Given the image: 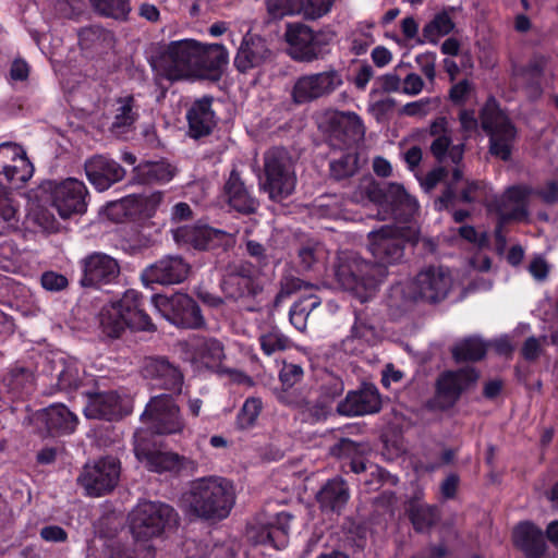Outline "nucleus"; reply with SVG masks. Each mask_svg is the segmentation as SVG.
Wrapping results in <instances>:
<instances>
[{
    "instance_id": "f257e3e1",
    "label": "nucleus",
    "mask_w": 558,
    "mask_h": 558,
    "mask_svg": "<svg viewBox=\"0 0 558 558\" xmlns=\"http://www.w3.org/2000/svg\"><path fill=\"white\" fill-rule=\"evenodd\" d=\"M191 515L206 521L226 519L235 504L233 484L220 476H206L191 483L183 496Z\"/></svg>"
},
{
    "instance_id": "f03ea898",
    "label": "nucleus",
    "mask_w": 558,
    "mask_h": 558,
    "mask_svg": "<svg viewBox=\"0 0 558 558\" xmlns=\"http://www.w3.org/2000/svg\"><path fill=\"white\" fill-rule=\"evenodd\" d=\"M388 274V270L353 251L339 252L333 263L336 281L362 303L376 294Z\"/></svg>"
},
{
    "instance_id": "7ed1b4c3",
    "label": "nucleus",
    "mask_w": 558,
    "mask_h": 558,
    "mask_svg": "<svg viewBox=\"0 0 558 558\" xmlns=\"http://www.w3.org/2000/svg\"><path fill=\"white\" fill-rule=\"evenodd\" d=\"M102 333L119 338L126 328L136 331H155L156 326L143 307V298L135 290H128L114 303L102 307L99 314Z\"/></svg>"
},
{
    "instance_id": "20e7f679",
    "label": "nucleus",
    "mask_w": 558,
    "mask_h": 558,
    "mask_svg": "<svg viewBox=\"0 0 558 558\" xmlns=\"http://www.w3.org/2000/svg\"><path fill=\"white\" fill-rule=\"evenodd\" d=\"M343 390L342 380L331 376L317 391L310 387H301L295 390H282L277 398L282 404L298 410L306 421L318 422L327 417L332 403Z\"/></svg>"
},
{
    "instance_id": "39448f33",
    "label": "nucleus",
    "mask_w": 558,
    "mask_h": 558,
    "mask_svg": "<svg viewBox=\"0 0 558 558\" xmlns=\"http://www.w3.org/2000/svg\"><path fill=\"white\" fill-rule=\"evenodd\" d=\"M130 531L137 543L161 536L179 524V514L173 507L159 501L140 502L130 513Z\"/></svg>"
},
{
    "instance_id": "423d86ee",
    "label": "nucleus",
    "mask_w": 558,
    "mask_h": 558,
    "mask_svg": "<svg viewBox=\"0 0 558 558\" xmlns=\"http://www.w3.org/2000/svg\"><path fill=\"white\" fill-rule=\"evenodd\" d=\"M264 181L260 189L274 202L289 197L296 184L294 160L282 147H274L264 155Z\"/></svg>"
},
{
    "instance_id": "0eeeda50",
    "label": "nucleus",
    "mask_w": 558,
    "mask_h": 558,
    "mask_svg": "<svg viewBox=\"0 0 558 558\" xmlns=\"http://www.w3.org/2000/svg\"><path fill=\"white\" fill-rule=\"evenodd\" d=\"M260 275L262 271L250 260L229 263L223 271L221 289L227 298L255 302L254 305H248L247 310L256 311L264 293Z\"/></svg>"
},
{
    "instance_id": "6e6552de",
    "label": "nucleus",
    "mask_w": 558,
    "mask_h": 558,
    "mask_svg": "<svg viewBox=\"0 0 558 558\" xmlns=\"http://www.w3.org/2000/svg\"><path fill=\"white\" fill-rule=\"evenodd\" d=\"M481 128L489 136L492 155L508 160L517 130L509 117L500 109L495 98H489L481 109Z\"/></svg>"
},
{
    "instance_id": "1a4fd4ad",
    "label": "nucleus",
    "mask_w": 558,
    "mask_h": 558,
    "mask_svg": "<svg viewBox=\"0 0 558 558\" xmlns=\"http://www.w3.org/2000/svg\"><path fill=\"white\" fill-rule=\"evenodd\" d=\"M151 302L156 310L177 327L198 329L205 326L198 304L186 293L155 294L151 296Z\"/></svg>"
},
{
    "instance_id": "9d476101",
    "label": "nucleus",
    "mask_w": 558,
    "mask_h": 558,
    "mask_svg": "<svg viewBox=\"0 0 558 558\" xmlns=\"http://www.w3.org/2000/svg\"><path fill=\"white\" fill-rule=\"evenodd\" d=\"M405 244L402 229L398 227L384 226L367 234V250L374 258L373 263L385 270L404 259Z\"/></svg>"
},
{
    "instance_id": "9b49d317",
    "label": "nucleus",
    "mask_w": 558,
    "mask_h": 558,
    "mask_svg": "<svg viewBox=\"0 0 558 558\" xmlns=\"http://www.w3.org/2000/svg\"><path fill=\"white\" fill-rule=\"evenodd\" d=\"M343 85L342 75L335 69L299 76L291 88V100L301 106L329 97Z\"/></svg>"
},
{
    "instance_id": "f8f14e48",
    "label": "nucleus",
    "mask_w": 558,
    "mask_h": 558,
    "mask_svg": "<svg viewBox=\"0 0 558 558\" xmlns=\"http://www.w3.org/2000/svg\"><path fill=\"white\" fill-rule=\"evenodd\" d=\"M142 420L158 435L181 434L185 427L180 409L169 395L153 397L142 414Z\"/></svg>"
},
{
    "instance_id": "ddd939ff",
    "label": "nucleus",
    "mask_w": 558,
    "mask_h": 558,
    "mask_svg": "<svg viewBox=\"0 0 558 558\" xmlns=\"http://www.w3.org/2000/svg\"><path fill=\"white\" fill-rule=\"evenodd\" d=\"M320 126L328 134L330 146L339 149L350 148L365 134L361 118L352 111L326 110Z\"/></svg>"
},
{
    "instance_id": "4468645a",
    "label": "nucleus",
    "mask_w": 558,
    "mask_h": 558,
    "mask_svg": "<svg viewBox=\"0 0 558 558\" xmlns=\"http://www.w3.org/2000/svg\"><path fill=\"white\" fill-rule=\"evenodd\" d=\"M197 51V41L195 40L172 41L161 53L159 65L171 81L196 76Z\"/></svg>"
},
{
    "instance_id": "2eb2a0df",
    "label": "nucleus",
    "mask_w": 558,
    "mask_h": 558,
    "mask_svg": "<svg viewBox=\"0 0 558 558\" xmlns=\"http://www.w3.org/2000/svg\"><path fill=\"white\" fill-rule=\"evenodd\" d=\"M478 379L480 373L472 366L442 372L437 377L435 385V405L440 410L452 408L463 392L475 387Z\"/></svg>"
},
{
    "instance_id": "dca6fc26",
    "label": "nucleus",
    "mask_w": 558,
    "mask_h": 558,
    "mask_svg": "<svg viewBox=\"0 0 558 558\" xmlns=\"http://www.w3.org/2000/svg\"><path fill=\"white\" fill-rule=\"evenodd\" d=\"M120 462L114 457H105L87 463L77 477L88 496L98 497L111 492L120 477Z\"/></svg>"
},
{
    "instance_id": "f3484780",
    "label": "nucleus",
    "mask_w": 558,
    "mask_h": 558,
    "mask_svg": "<svg viewBox=\"0 0 558 558\" xmlns=\"http://www.w3.org/2000/svg\"><path fill=\"white\" fill-rule=\"evenodd\" d=\"M34 167L23 148L13 143L0 144V184L21 189L33 177Z\"/></svg>"
},
{
    "instance_id": "a211bd4d",
    "label": "nucleus",
    "mask_w": 558,
    "mask_h": 558,
    "mask_svg": "<svg viewBox=\"0 0 558 558\" xmlns=\"http://www.w3.org/2000/svg\"><path fill=\"white\" fill-rule=\"evenodd\" d=\"M87 195V187L82 181L68 178L53 186L51 202L60 217L66 219L86 211Z\"/></svg>"
},
{
    "instance_id": "6ab92c4d",
    "label": "nucleus",
    "mask_w": 558,
    "mask_h": 558,
    "mask_svg": "<svg viewBox=\"0 0 558 558\" xmlns=\"http://www.w3.org/2000/svg\"><path fill=\"white\" fill-rule=\"evenodd\" d=\"M293 515L289 512L265 513L258 519L257 526L248 531V537L260 545H270L280 549L288 544L290 523Z\"/></svg>"
},
{
    "instance_id": "aec40b11",
    "label": "nucleus",
    "mask_w": 558,
    "mask_h": 558,
    "mask_svg": "<svg viewBox=\"0 0 558 558\" xmlns=\"http://www.w3.org/2000/svg\"><path fill=\"white\" fill-rule=\"evenodd\" d=\"M190 272L191 265L182 256L167 255L147 266L141 278L146 286H172L185 281Z\"/></svg>"
},
{
    "instance_id": "412c9836",
    "label": "nucleus",
    "mask_w": 558,
    "mask_h": 558,
    "mask_svg": "<svg viewBox=\"0 0 558 558\" xmlns=\"http://www.w3.org/2000/svg\"><path fill=\"white\" fill-rule=\"evenodd\" d=\"M82 266L81 284L83 287L101 289L105 286L116 283L120 276L118 260L105 253L95 252L87 255L82 260Z\"/></svg>"
},
{
    "instance_id": "4be33fe9",
    "label": "nucleus",
    "mask_w": 558,
    "mask_h": 558,
    "mask_svg": "<svg viewBox=\"0 0 558 558\" xmlns=\"http://www.w3.org/2000/svg\"><path fill=\"white\" fill-rule=\"evenodd\" d=\"M412 283L420 301L438 303L448 295L451 277L446 268L430 266L421 270Z\"/></svg>"
},
{
    "instance_id": "5701e85b",
    "label": "nucleus",
    "mask_w": 558,
    "mask_h": 558,
    "mask_svg": "<svg viewBox=\"0 0 558 558\" xmlns=\"http://www.w3.org/2000/svg\"><path fill=\"white\" fill-rule=\"evenodd\" d=\"M134 452L136 458L154 472L193 473L197 469V463L194 460L175 452L150 450L141 444L135 445Z\"/></svg>"
},
{
    "instance_id": "b1692460",
    "label": "nucleus",
    "mask_w": 558,
    "mask_h": 558,
    "mask_svg": "<svg viewBox=\"0 0 558 558\" xmlns=\"http://www.w3.org/2000/svg\"><path fill=\"white\" fill-rule=\"evenodd\" d=\"M142 374L154 387L174 393H180L182 390L183 374L166 357H146L142 367Z\"/></svg>"
},
{
    "instance_id": "393cba45",
    "label": "nucleus",
    "mask_w": 558,
    "mask_h": 558,
    "mask_svg": "<svg viewBox=\"0 0 558 558\" xmlns=\"http://www.w3.org/2000/svg\"><path fill=\"white\" fill-rule=\"evenodd\" d=\"M284 36L294 60L311 62L318 59L323 52L318 36L304 24H288Z\"/></svg>"
},
{
    "instance_id": "a878e982",
    "label": "nucleus",
    "mask_w": 558,
    "mask_h": 558,
    "mask_svg": "<svg viewBox=\"0 0 558 558\" xmlns=\"http://www.w3.org/2000/svg\"><path fill=\"white\" fill-rule=\"evenodd\" d=\"M84 169L89 183L99 192L122 181L126 174L125 169L118 161L104 155L87 159Z\"/></svg>"
},
{
    "instance_id": "bb28decb",
    "label": "nucleus",
    "mask_w": 558,
    "mask_h": 558,
    "mask_svg": "<svg viewBox=\"0 0 558 558\" xmlns=\"http://www.w3.org/2000/svg\"><path fill=\"white\" fill-rule=\"evenodd\" d=\"M447 119L440 117L436 119L429 128V132L435 140L430 144V151L436 160L440 163L450 161L459 165L464 155V143L452 144L450 133L447 130Z\"/></svg>"
},
{
    "instance_id": "cd10ccee",
    "label": "nucleus",
    "mask_w": 558,
    "mask_h": 558,
    "mask_svg": "<svg viewBox=\"0 0 558 558\" xmlns=\"http://www.w3.org/2000/svg\"><path fill=\"white\" fill-rule=\"evenodd\" d=\"M381 401L374 386H365L357 391H350L344 400L338 403L337 411L345 416H362L380 410Z\"/></svg>"
},
{
    "instance_id": "c85d7f7f",
    "label": "nucleus",
    "mask_w": 558,
    "mask_h": 558,
    "mask_svg": "<svg viewBox=\"0 0 558 558\" xmlns=\"http://www.w3.org/2000/svg\"><path fill=\"white\" fill-rule=\"evenodd\" d=\"M270 54V49L264 38L246 33L234 58V65L240 72L246 73L266 62Z\"/></svg>"
},
{
    "instance_id": "c756f323",
    "label": "nucleus",
    "mask_w": 558,
    "mask_h": 558,
    "mask_svg": "<svg viewBox=\"0 0 558 558\" xmlns=\"http://www.w3.org/2000/svg\"><path fill=\"white\" fill-rule=\"evenodd\" d=\"M87 397L84 413L88 418H104L112 421L121 416V400L116 391H82Z\"/></svg>"
},
{
    "instance_id": "7c9ffc66",
    "label": "nucleus",
    "mask_w": 558,
    "mask_h": 558,
    "mask_svg": "<svg viewBox=\"0 0 558 558\" xmlns=\"http://www.w3.org/2000/svg\"><path fill=\"white\" fill-rule=\"evenodd\" d=\"M531 189L524 185L509 187L501 198L499 216L502 221L525 220L529 216L527 198Z\"/></svg>"
},
{
    "instance_id": "2f4dec72",
    "label": "nucleus",
    "mask_w": 558,
    "mask_h": 558,
    "mask_svg": "<svg viewBox=\"0 0 558 558\" xmlns=\"http://www.w3.org/2000/svg\"><path fill=\"white\" fill-rule=\"evenodd\" d=\"M229 205L236 211L251 215L257 211L259 202L250 194L241 180L240 174L233 170L225 185Z\"/></svg>"
},
{
    "instance_id": "473e14b6",
    "label": "nucleus",
    "mask_w": 558,
    "mask_h": 558,
    "mask_svg": "<svg viewBox=\"0 0 558 558\" xmlns=\"http://www.w3.org/2000/svg\"><path fill=\"white\" fill-rule=\"evenodd\" d=\"M51 379L57 380L60 390L73 391L84 386L85 372L76 360L58 359L52 361Z\"/></svg>"
},
{
    "instance_id": "72a5a7b5",
    "label": "nucleus",
    "mask_w": 558,
    "mask_h": 558,
    "mask_svg": "<svg viewBox=\"0 0 558 558\" xmlns=\"http://www.w3.org/2000/svg\"><path fill=\"white\" fill-rule=\"evenodd\" d=\"M350 499L345 481L335 477L326 482L317 494V501L324 511L340 513Z\"/></svg>"
},
{
    "instance_id": "f704fd0d",
    "label": "nucleus",
    "mask_w": 558,
    "mask_h": 558,
    "mask_svg": "<svg viewBox=\"0 0 558 558\" xmlns=\"http://www.w3.org/2000/svg\"><path fill=\"white\" fill-rule=\"evenodd\" d=\"M197 73L196 76H218L219 71L228 63V51L222 45L213 44L203 46L197 43Z\"/></svg>"
},
{
    "instance_id": "c9c22d12",
    "label": "nucleus",
    "mask_w": 558,
    "mask_h": 558,
    "mask_svg": "<svg viewBox=\"0 0 558 558\" xmlns=\"http://www.w3.org/2000/svg\"><path fill=\"white\" fill-rule=\"evenodd\" d=\"M513 543L529 557H539L546 548L542 530L530 522L519 523L514 527Z\"/></svg>"
},
{
    "instance_id": "e433bc0d",
    "label": "nucleus",
    "mask_w": 558,
    "mask_h": 558,
    "mask_svg": "<svg viewBox=\"0 0 558 558\" xmlns=\"http://www.w3.org/2000/svg\"><path fill=\"white\" fill-rule=\"evenodd\" d=\"M213 99L204 97L195 101L187 112L190 134L194 138L208 135L215 125V114L211 110Z\"/></svg>"
},
{
    "instance_id": "4c0bfd02",
    "label": "nucleus",
    "mask_w": 558,
    "mask_h": 558,
    "mask_svg": "<svg viewBox=\"0 0 558 558\" xmlns=\"http://www.w3.org/2000/svg\"><path fill=\"white\" fill-rule=\"evenodd\" d=\"M220 231L207 226H183L173 231V238L180 245L204 251L218 238Z\"/></svg>"
},
{
    "instance_id": "58836bf2",
    "label": "nucleus",
    "mask_w": 558,
    "mask_h": 558,
    "mask_svg": "<svg viewBox=\"0 0 558 558\" xmlns=\"http://www.w3.org/2000/svg\"><path fill=\"white\" fill-rule=\"evenodd\" d=\"M420 301L412 281L391 286L387 296V304L391 315L399 317L410 311Z\"/></svg>"
},
{
    "instance_id": "ea45409f",
    "label": "nucleus",
    "mask_w": 558,
    "mask_h": 558,
    "mask_svg": "<svg viewBox=\"0 0 558 558\" xmlns=\"http://www.w3.org/2000/svg\"><path fill=\"white\" fill-rule=\"evenodd\" d=\"M223 357V347L216 339H199L192 345V361L206 368H218Z\"/></svg>"
},
{
    "instance_id": "a19ab883",
    "label": "nucleus",
    "mask_w": 558,
    "mask_h": 558,
    "mask_svg": "<svg viewBox=\"0 0 558 558\" xmlns=\"http://www.w3.org/2000/svg\"><path fill=\"white\" fill-rule=\"evenodd\" d=\"M138 118L137 106L132 95L119 97L114 102L111 131L122 134L129 131Z\"/></svg>"
},
{
    "instance_id": "79ce46f5",
    "label": "nucleus",
    "mask_w": 558,
    "mask_h": 558,
    "mask_svg": "<svg viewBox=\"0 0 558 558\" xmlns=\"http://www.w3.org/2000/svg\"><path fill=\"white\" fill-rule=\"evenodd\" d=\"M45 422L48 430L56 434H71L74 432L77 417L63 404H53L45 411Z\"/></svg>"
},
{
    "instance_id": "37998d69",
    "label": "nucleus",
    "mask_w": 558,
    "mask_h": 558,
    "mask_svg": "<svg viewBox=\"0 0 558 558\" xmlns=\"http://www.w3.org/2000/svg\"><path fill=\"white\" fill-rule=\"evenodd\" d=\"M407 512L414 530L420 533L428 531L439 520L437 507L422 502L420 499L410 500Z\"/></svg>"
},
{
    "instance_id": "c03bdc74",
    "label": "nucleus",
    "mask_w": 558,
    "mask_h": 558,
    "mask_svg": "<svg viewBox=\"0 0 558 558\" xmlns=\"http://www.w3.org/2000/svg\"><path fill=\"white\" fill-rule=\"evenodd\" d=\"M384 202L392 206L397 216H410L417 209L416 201L398 183H389L380 190Z\"/></svg>"
},
{
    "instance_id": "a18cd8bd",
    "label": "nucleus",
    "mask_w": 558,
    "mask_h": 558,
    "mask_svg": "<svg viewBox=\"0 0 558 558\" xmlns=\"http://www.w3.org/2000/svg\"><path fill=\"white\" fill-rule=\"evenodd\" d=\"M134 179L138 183L149 184L153 182L170 181L174 174L173 168L166 162L147 161L134 169Z\"/></svg>"
},
{
    "instance_id": "49530a36",
    "label": "nucleus",
    "mask_w": 558,
    "mask_h": 558,
    "mask_svg": "<svg viewBox=\"0 0 558 558\" xmlns=\"http://www.w3.org/2000/svg\"><path fill=\"white\" fill-rule=\"evenodd\" d=\"M296 255L301 269L308 271L313 270L316 264L326 258L327 250L319 241L308 239L299 245Z\"/></svg>"
},
{
    "instance_id": "de8ad7c7",
    "label": "nucleus",
    "mask_w": 558,
    "mask_h": 558,
    "mask_svg": "<svg viewBox=\"0 0 558 558\" xmlns=\"http://www.w3.org/2000/svg\"><path fill=\"white\" fill-rule=\"evenodd\" d=\"M106 558H155V549L149 544L131 547L120 541H111L106 547Z\"/></svg>"
},
{
    "instance_id": "09e8293b",
    "label": "nucleus",
    "mask_w": 558,
    "mask_h": 558,
    "mask_svg": "<svg viewBox=\"0 0 558 558\" xmlns=\"http://www.w3.org/2000/svg\"><path fill=\"white\" fill-rule=\"evenodd\" d=\"M359 170V155L355 150H347L329 162L330 177L337 181L354 175Z\"/></svg>"
},
{
    "instance_id": "8fccbe9b",
    "label": "nucleus",
    "mask_w": 558,
    "mask_h": 558,
    "mask_svg": "<svg viewBox=\"0 0 558 558\" xmlns=\"http://www.w3.org/2000/svg\"><path fill=\"white\" fill-rule=\"evenodd\" d=\"M322 303L320 298L308 294L300 299L290 310V322L298 330L306 328V322L311 313Z\"/></svg>"
},
{
    "instance_id": "3c124183",
    "label": "nucleus",
    "mask_w": 558,
    "mask_h": 558,
    "mask_svg": "<svg viewBox=\"0 0 558 558\" xmlns=\"http://www.w3.org/2000/svg\"><path fill=\"white\" fill-rule=\"evenodd\" d=\"M457 362L480 361L486 354V345L477 337H470L458 342L451 350Z\"/></svg>"
},
{
    "instance_id": "603ef678",
    "label": "nucleus",
    "mask_w": 558,
    "mask_h": 558,
    "mask_svg": "<svg viewBox=\"0 0 558 558\" xmlns=\"http://www.w3.org/2000/svg\"><path fill=\"white\" fill-rule=\"evenodd\" d=\"M454 23L447 11L437 13L423 28V36L432 44H436L438 38L451 33Z\"/></svg>"
},
{
    "instance_id": "864d4df0",
    "label": "nucleus",
    "mask_w": 558,
    "mask_h": 558,
    "mask_svg": "<svg viewBox=\"0 0 558 558\" xmlns=\"http://www.w3.org/2000/svg\"><path fill=\"white\" fill-rule=\"evenodd\" d=\"M94 10L106 17L126 20L131 12L130 0H89Z\"/></svg>"
},
{
    "instance_id": "5fc2aeb1",
    "label": "nucleus",
    "mask_w": 558,
    "mask_h": 558,
    "mask_svg": "<svg viewBox=\"0 0 558 558\" xmlns=\"http://www.w3.org/2000/svg\"><path fill=\"white\" fill-rule=\"evenodd\" d=\"M267 8L275 19L300 13L304 15V0H267Z\"/></svg>"
},
{
    "instance_id": "6e6d98bb",
    "label": "nucleus",
    "mask_w": 558,
    "mask_h": 558,
    "mask_svg": "<svg viewBox=\"0 0 558 558\" xmlns=\"http://www.w3.org/2000/svg\"><path fill=\"white\" fill-rule=\"evenodd\" d=\"M342 209L337 196H320L315 201L312 215L317 218H339Z\"/></svg>"
},
{
    "instance_id": "4d7b16f0",
    "label": "nucleus",
    "mask_w": 558,
    "mask_h": 558,
    "mask_svg": "<svg viewBox=\"0 0 558 558\" xmlns=\"http://www.w3.org/2000/svg\"><path fill=\"white\" fill-rule=\"evenodd\" d=\"M303 288L312 289L313 286L292 275H284L280 280V290L274 300L275 306H279L284 299Z\"/></svg>"
},
{
    "instance_id": "13d9d810",
    "label": "nucleus",
    "mask_w": 558,
    "mask_h": 558,
    "mask_svg": "<svg viewBox=\"0 0 558 558\" xmlns=\"http://www.w3.org/2000/svg\"><path fill=\"white\" fill-rule=\"evenodd\" d=\"M243 245L245 253L255 260V263H253L255 268L263 272L270 264L269 255L267 254L265 245L252 239H245Z\"/></svg>"
},
{
    "instance_id": "bf43d9fd",
    "label": "nucleus",
    "mask_w": 558,
    "mask_h": 558,
    "mask_svg": "<svg viewBox=\"0 0 558 558\" xmlns=\"http://www.w3.org/2000/svg\"><path fill=\"white\" fill-rule=\"evenodd\" d=\"M259 340L262 350L267 355L283 351L289 345V339L278 330H270L262 335Z\"/></svg>"
},
{
    "instance_id": "052dcab7",
    "label": "nucleus",
    "mask_w": 558,
    "mask_h": 558,
    "mask_svg": "<svg viewBox=\"0 0 558 558\" xmlns=\"http://www.w3.org/2000/svg\"><path fill=\"white\" fill-rule=\"evenodd\" d=\"M110 34L100 26H87L78 32V41L83 48H92L100 41H105Z\"/></svg>"
},
{
    "instance_id": "680f3d73",
    "label": "nucleus",
    "mask_w": 558,
    "mask_h": 558,
    "mask_svg": "<svg viewBox=\"0 0 558 558\" xmlns=\"http://www.w3.org/2000/svg\"><path fill=\"white\" fill-rule=\"evenodd\" d=\"M262 410V403L258 399H247L240 413L238 414V423L241 428H247L254 424Z\"/></svg>"
},
{
    "instance_id": "e2e57ef3",
    "label": "nucleus",
    "mask_w": 558,
    "mask_h": 558,
    "mask_svg": "<svg viewBox=\"0 0 558 558\" xmlns=\"http://www.w3.org/2000/svg\"><path fill=\"white\" fill-rule=\"evenodd\" d=\"M366 450V446L357 444L349 438H342L332 447L331 452L340 458L347 457L352 460L363 456Z\"/></svg>"
},
{
    "instance_id": "0e129e2a",
    "label": "nucleus",
    "mask_w": 558,
    "mask_h": 558,
    "mask_svg": "<svg viewBox=\"0 0 558 558\" xmlns=\"http://www.w3.org/2000/svg\"><path fill=\"white\" fill-rule=\"evenodd\" d=\"M303 368L298 364L284 363L280 373L279 378L284 387V390H292L291 388L301 381L303 378Z\"/></svg>"
},
{
    "instance_id": "69168bd1",
    "label": "nucleus",
    "mask_w": 558,
    "mask_h": 558,
    "mask_svg": "<svg viewBox=\"0 0 558 558\" xmlns=\"http://www.w3.org/2000/svg\"><path fill=\"white\" fill-rule=\"evenodd\" d=\"M136 204L141 207L142 211L146 216H150L157 206L161 203L162 199V193L161 192H150V193H143L137 194L133 196Z\"/></svg>"
},
{
    "instance_id": "338daca9",
    "label": "nucleus",
    "mask_w": 558,
    "mask_h": 558,
    "mask_svg": "<svg viewBox=\"0 0 558 558\" xmlns=\"http://www.w3.org/2000/svg\"><path fill=\"white\" fill-rule=\"evenodd\" d=\"M333 0H304V16L316 20L329 12Z\"/></svg>"
},
{
    "instance_id": "774afa93",
    "label": "nucleus",
    "mask_w": 558,
    "mask_h": 558,
    "mask_svg": "<svg viewBox=\"0 0 558 558\" xmlns=\"http://www.w3.org/2000/svg\"><path fill=\"white\" fill-rule=\"evenodd\" d=\"M40 282L45 290L51 292L64 290L69 284L66 277L56 271H45Z\"/></svg>"
}]
</instances>
